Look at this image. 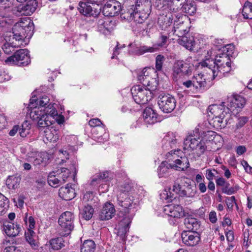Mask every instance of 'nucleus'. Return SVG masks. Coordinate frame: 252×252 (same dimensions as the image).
Wrapping results in <instances>:
<instances>
[{
    "instance_id": "f257e3e1",
    "label": "nucleus",
    "mask_w": 252,
    "mask_h": 252,
    "mask_svg": "<svg viewBox=\"0 0 252 252\" xmlns=\"http://www.w3.org/2000/svg\"><path fill=\"white\" fill-rule=\"evenodd\" d=\"M33 24L29 19L21 20L16 23L12 29L8 42H6L2 47L5 54H9L15 48L26 46L33 35Z\"/></svg>"
},
{
    "instance_id": "f03ea898",
    "label": "nucleus",
    "mask_w": 252,
    "mask_h": 252,
    "mask_svg": "<svg viewBox=\"0 0 252 252\" xmlns=\"http://www.w3.org/2000/svg\"><path fill=\"white\" fill-rule=\"evenodd\" d=\"M180 150H171L166 155V160L162 161L158 168L159 178H167L170 174L171 170L185 171L189 167V163L186 157L180 156Z\"/></svg>"
},
{
    "instance_id": "7ed1b4c3",
    "label": "nucleus",
    "mask_w": 252,
    "mask_h": 252,
    "mask_svg": "<svg viewBox=\"0 0 252 252\" xmlns=\"http://www.w3.org/2000/svg\"><path fill=\"white\" fill-rule=\"evenodd\" d=\"M199 66L212 74L213 79L221 78L231 70L230 57L222 53L217 56L215 60L208 59L199 63Z\"/></svg>"
},
{
    "instance_id": "20e7f679",
    "label": "nucleus",
    "mask_w": 252,
    "mask_h": 252,
    "mask_svg": "<svg viewBox=\"0 0 252 252\" xmlns=\"http://www.w3.org/2000/svg\"><path fill=\"white\" fill-rule=\"evenodd\" d=\"M151 6L149 0H137L136 5H131L126 13L127 14L126 19L133 20L137 23H142L148 17ZM123 17L126 18L125 16Z\"/></svg>"
},
{
    "instance_id": "39448f33",
    "label": "nucleus",
    "mask_w": 252,
    "mask_h": 252,
    "mask_svg": "<svg viewBox=\"0 0 252 252\" xmlns=\"http://www.w3.org/2000/svg\"><path fill=\"white\" fill-rule=\"evenodd\" d=\"M117 204L123 208V217L133 219L137 210L139 199L136 194H118Z\"/></svg>"
},
{
    "instance_id": "423d86ee",
    "label": "nucleus",
    "mask_w": 252,
    "mask_h": 252,
    "mask_svg": "<svg viewBox=\"0 0 252 252\" xmlns=\"http://www.w3.org/2000/svg\"><path fill=\"white\" fill-rule=\"evenodd\" d=\"M157 88L156 85H151L150 87H142L136 85L131 89V92L134 101L139 104H146L153 97L154 93Z\"/></svg>"
},
{
    "instance_id": "0eeeda50",
    "label": "nucleus",
    "mask_w": 252,
    "mask_h": 252,
    "mask_svg": "<svg viewBox=\"0 0 252 252\" xmlns=\"http://www.w3.org/2000/svg\"><path fill=\"white\" fill-rule=\"evenodd\" d=\"M189 58L186 61L177 60L173 66L172 76L174 80L191 75L193 70V65L189 63Z\"/></svg>"
},
{
    "instance_id": "6e6552de",
    "label": "nucleus",
    "mask_w": 252,
    "mask_h": 252,
    "mask_svg": "<svg viewBox=\"0 0 252 252\" xmlns=\"http://www.w3.org/2000/svg\"><path fill=\"white\" fill-rule=\"evenodd\" d=\"M184 145L195 150L196 155L200 157L207 150H210L208 145L204 143L199 137L194 133V135L188 136L184 141Z\"/></svg>"
},
{
    "instance_id": "1a4fd4ad",
    "label": "nucleus",
    "mask_w": 252,
    "mask_h": 252,
    "mask_svg": "<svg viewBox=\"0 0 252 252\" xmlns=\"http://www.w3.org/2000/svg\"><path fill=\"white\" fill-rule=\"evenodd\" d=\"M5 62L9 65H27L31 62L29 51L26 49H20L13 55L7 58Z\"/></svg>"
},
{
    "instance_id": "9d476101",
    "label": "nucleus",
    "mask_w": 252,
    "mask_h": 252,
    "mask_svg": "<svg viewBox=\"0 0 252 252\" xmlns=\"http://www.w3.org/2000/svg\"><path fill=\"white\" fill-rule=\"evenodd\" d=\"M245 103V98L238 95H231L228 97L226 101L224 102L227 112L235 116L241 111Z\"/></svg>"
},
{
    "instance_id": "9b49d317",
    "label": "nucleus",
    "mask_w": 252,
    "mask_h": 252,
    "mask_svg": "<svg viewBox=\"0 0 252 252\" xmlns=\"http://www.w3.org/2000/svg\"><path fill=\"white\" fill-rule=\"evenodd\" d=\"M74 216L69 211H66L60 216L59 224L64 231L62 235L63 236L69 235L74 228Z\"/></svg>"
},
{
    "instance_id": "f8f14e48",
    "label": "nucleus",
    "mask_w": 252,
    "mask_h": 252,
    "mask_svg": "<svg viewBox=\"0 0 252 252\" xmlns=\"http://www.w3.org/2000/svg\"><path fill=\"white\" fill-rule=\"evenodd\" d=\"M159 108L164 113L171 112L175 108V99L169 94H160L158 98Z\"/></svg>"
},
{
    "instance_id": "ddd939ff",
    "label": "nucleus",
    "mask_w": 252,
    "mask_h": 252,
    "mask_svg": "<svg viewBox=\"0 0 252 252\" xmlns=\"http://www.w3.org/2000/svg\"><path fill=\"white\" fill-rule=\"evenodd\" d=\"M183 184L184 183L182 182L176 181L173 186L172 191L180 196L193 197L196 193L195 189H192L191 185L185 186Z\"/></svg>"
},
{
    "instance_id": "4468645a",
    "label": "nucleus",
    "mask_w": 252,
    "mask_h": 252,
    "mask_svg": "<svg viewBox=\"0 0 252 252\" xmlns=\"http://www.w3.org/2000/svg\"><path fill=\"white\" fill-rule=\"evenodd\" d=\"M161 42L154 44L152 46H142L138 48L136 51H133L129 50L130 54H135L137 55H142L146 53H154L157 51L159 47L163 46L166 43L168 37L166 35H161L160 36Z\"/></svg>"
},
{
    "instance_id": "2eb2a0df",
    "label": "nucleus",
    "mask_w": 252,
    "mask_h": 252,
    "mask_svg": "<svg viewBox=\"0 0 252 252\" xmlns=\"http://www.w3.org/2000/svg\"><path fill=\"white\" fill-rule=\"evenodd\" d=\"M37 5L36 0H30L26 4H19L14 11L17 15H31L35 11Z\"/></svg>"
},
{
    "instance_id": "dca6fc26",
    "label": "nucleus",
    "mask_w": 252,
    "mask_h": 252,
    "mask_svg": "<svg viewBox=\"0 0 252 252\" xmlns=\"http://www.w3.org/2000/svg\"><path fill=\"white\" fill-rule=\"evenodd\" d=\"M122 9L121 3L115 0H109L103 7L102 13L106 17H113L118 15Z\"/></svg>"
},
{
    "instance_id": "f3484780",
    "label": "nucleus",
    "mask_w": 252,
    "mask_h": 252,
    "mask_svg": "<svg viewBox=\"0 0 252 252\" xmlns=\"http://www.w3.org/2000/svg\"><path fill=\"white\" fill-rule=\"evenodd\" d=\"M108 176L109 172L108 171L96 174L92 177L91 185L95 187L98 184H100L98 187V190L102 192L107 191L108 190V185L106 184H103V182L108 181L107 178Z\"/></svg>"
},
{
    "instance_id": "a211bd4d",
    "label": "nucleus",
    "mask_w": 252,
    "mask_h": 252,
    "mask_svg": "<svg viewBox=\"0 0 252 252\" xmlns=\"http://www.w3.org/2000/svg\"><path fill=\"white\" fill-rule=\"evenodd\" d=\"M183 242L186 245L193 247L197 245L200 240V236L196 232L184 231L182 233Z\"/></svg>"
},
{
    "instance_id": "6ab92c4d",
    "label": "nucleus",
    "mask_w": 252,
    "mask_h": 252,
    "mask_svg": "<svg viewBox=\"0 0 252 252\" xmlns=\"http://www.w3.org/2000/svg\"><path fill=\"white\" fill-rule=\"evenodd\" d=\"M163 211L165 214L175 218H180L184 216L182 207L179 205L169 204L164 206Z\"/></svg>"
},
{
    "instance_id": "aec40b11",
    "label": "nucleus",
    "mask_w": 252,
    "mask_h": 252,
    "mask_svg": "<svg viewBox=\"0 0 252 252\" xmlns=\"http://www.w3.org/2000/svg\"><path fill=\"white\" fill-rule=\"evenodd\" d=\"M35 100L36 99L34 97H32L30 99L28 108L30 111V115L31 118L33 121H36L41 117H45L46 115H45L44 109L35 106V104L33 102V101H36Z\"/></svg>"
},
{
    "instance_id": "412c9836",
    "label": "nucleus",
    "mask_w": 252,
    "mask_h": 252,
    "mask_svg": "<svg viewBox=\"0 0 252 252\" xmlns=\"http://www.w3.org/2000/svg\"><path fill=\"white\" fill-rule=\"evenodd\" d=\"M132 219L123 217L118 226L117 233L118 236L120 237L122 241H125L126 234L129 230V225Z\"/></svg>"
},
{
    "instance_id": "4be33fe9",
    "label": "nucleus",
    "mask_w": 252,
    "mask_h": 252,
    "mask_svg": "<svg viewBox=\"0 0 252 252\" xmlns=\"http://www.w3.org/2000/svg\"><path fill=\"white\" fill-rule=\"evenodd\" d=\"M208 115L209 117L220 116L221 115H225L229 114L226 110V107L224 102L221 104H213L210 105L208 108Z\"/></svg>"
},
{
    "instance_id": "5701e85b",
    "label": "nucleus",
    "mask_w": 252,
    "mask_h": 252,
    "mask_svg": "<svg viewBox=\"0 0 252 252\" xmlns=\"http://www.w3.org/2000/svg\"><path fill=\"white\" fill-rule=\"evenodd\" d=\"M115 212L113 204L110 202H106L100 212L99 218L102 220H108L115 215Z\"/></svg>"
},
{
    "instance_id": "b1692460",
    "label": "nucleus",
    "mask_w": 252,
    "mask_h": 252,
    "mask_svg": "<svg viewBox=\"0 0 252 252\" xmlns=\"http://www.w3.org/2000/svg\"><path fill=\"white\" fill-rule=\"evenodd\" d=\"M137 78L138 80L142 84L143 87H150L153 85L157 86L158 84L156 80L149 76L146 68H144L138 74Z\"/></svg>"
},
{
    "instance_id": "393cba45",
    "label": "nucleus",
    "mask_w": 252,
    "mask_h": 252,
    "mask_svg": "<svg viewBox=\"0 0 252 252\" xmlns=\"http://www.w3.org/2000/svg\"><path fill=\"white\" fill-rule=\"evenodd\" d=\"M25 236L27 241L33 249L37 250L36 252H42V247H40L39 249H38L39 246V243L36 240L35 233L32 230L28 229V231L25 232Z\"/></svg>"
},
{
    "instance_id": "a878e982",
    "label": "nucleus",
    "mask_w": 252,
    "mask_h": 252,
    "mask_svg": "<svg viewBox=\"0 0 252 252\" xmlns=\"http://www.w3.org/2000/svg\"><path fill=\"white\" fill-rule=\"evenodd\" d=\"M176 135L173 132H168L162 140V147L164 149L169 150L176 147L178 139Z\"/></svg>"
},
{
    "instance_id": "bb28decb",
    "label": "nucleus",
    "mask_w": 252,
    "mask_h": 252,
    "mask_svg": "<svg viewBox=\"0 0 252 252\" xmlns=\"http://www.w3.org/2000/svg\"><path fill=\"white\" fill-rule=\"evenodd\" d=\"M157 114L150 107L144 109L143 117L145 123L147 124L152 125L158 121Z\"/></svg>"
},
{
    "instance_id": "cd10ccee",
    "label": "nucleus",
    "mask_w": 252,
    "mask_h": 252,
    "mask_svg": "<svg viewBox=\"0 0 252 252\" xmlns=\"http://www.w3.org/2000/svg\"><path fill=\"white\" fill-rule=\"evenodd\" d=\"M59 195L65 200H70L75 196V192L74 189L67 184L66 187H62L59 189Z\"/></svg>"
},
{
    "instance_id": "c85d7f7f",
    "label": "nucleus",
    "mask_w": 252,
    "mask_h": 252,
    "mask_svg": "<svg viewBox=\"0 0 252 252\" xmlns=\"http://www.w3.org/2000/svg\"><path fill=\"white\" fill-rule=\"evenodd\" d=\"M78 10L82 14L86 16H95L99 13V11L96 9H93L91 6L88 5L86 2L80 1L79 3Z\"/></svg>"
},
{
    "instance_id": "c756f323",
    "label": "nucleus",
    "mask_w": 252,
    "mask_h": 252,
    "mask_svg": "<svg viewBox=\"0 0 252 252\" xmlns=\"http://www.w3.org/2000/svg\"><path fill=\"white\" fill-rule=\"evenodd\" d=\"M174 25L172 30L173 34H175L179 37H182L183 36H185L184 35L189 31V29L187 24H185L184 22L174 23Z\"/></svg>"
},
{
    "instance_id": "7c9ffc66",
    "label": "nucleus",
    "mask_w": 252,
    "mask_h": 252,
    "mask_svg": "<svg viewBox=\"0 0 252 252\" xmlns=\"http://www.w3.org/2000/svg\"><path fill=\"white\" fill-rule=\"evenodd\" d=\"M61 176V180L63 184L65 183L67 178L69 177L71 172H73L74 175L76 174V165L75 162H73L69 168H62L60 170L56 171Z\"/></svg>"
},
{
    "instance_id": "2f4dec72",
    "label": "nucleus",
    "mask_w": 252,
    "mask_h": 252,
    "mask_svg": "<svg viewBox=\"0 0 252 252\" xmlns=\"http://www.w3.org/2000/svg\"><path fill=\"white\" fill-rule=\"evenodd\" d=\"M226 115L220 116L212 117L210 124L217 129H221L226 126L228 121L225 119Z\"/></svg>"
},
{
    "instance_id": "473e14b6",
    "label": "nucleus",
    "mask_w": 252,
    "mask_h": 252,
    "mask_svg": "<svg viewBox=\"0 0 252 252\" xmlns=\"http://www.w3.org/2000/svg\"><path fill=\"white\" fill-rule=\"evenodd\" d=\"M173 19V16L171 13L161 15L158 18V25L162 30H166L172 23Z\"/></svg>"
},
{
    "instance_id": "72a5a7b5",
    "label": "nucleus",
    "mask_w": 252,
    "mask_h": 252,
    "mask_svg": "<svg viewBox=\"0 0 252 252\" xmlns=\"http://www.w3.org/2000/svg\"><path fill=\"white\" fill-rule=\"evenodd\" d=\"M193 81L195 84V89L200 90L204 89L207 85L206 79L202 73H198L193 76Z\"/></svg>"
},
{
    "instance_id": "f704fd0d",
    "label": "nucleus",
    "mask_w": 252,
    "mask_h": 252,
    "mask_svg": "<svg viewBox=\"0 0 252 252\" xmlns=\"http://www.w3.org/2000/svg\"><path fill=\"white\" fill-rule=\"evenodd\" d=\"M4 230L9 237H15L20 232V227L19 225L12 223H8L4 225Z\"/></svg>"
},
{
    "instance_id": "c9c22d12",
    "label": "nucleus",
    "mask_w": 252,
    "mask_h": 252,
    "mask_svg": "<svg viewBox=\"0 0 252 252\" xmlns=\"http://www.w3.org/2000/svg\"><path fill=\"white\" fill-rule=\"evenodd\" d=\"M48 183L53 187H57L63 184L60 174L55 171H53L49 174Z\"/></svg>"
},
{
    "instance_id": "e433bc0d",
    "label": "nucleus",
    "mask_w": 252,
    "mask_h": 252,
    "mask_svg": "<svg viewBox=\"0 0 252 252\" xmlns=\"http://www.w3.org/2000/svg\"><path fill=\"white\" fill-rule=\"evenodd\" d=\"M50 157L51 155L46 152L37 153L34 158L33 163L35 165H40L41 163L46 164Z\"/></svg>"
},
{
    "instance_id": "4c0bfd02",
    "label": "nucleus",
    "mask_w": 252,
    "mask_h": 252,
    "mask_svg": "<svg viewBox=\"0 0 252 252\" xmlns=\"http://www.w3.org/2000/svg\"><path fill=\"white\" fill-rule=\"evenodd\" d=\"M184 224L189 229L188 231L195 232L200 227V224L196 219L187 218L184 220Z\"/></svg>"
},
{
    "instance_id": "58836bf2",
    "label": "nucleus",
    "mask_w": 252,
    "mask_h": 252,
    "mask_svg": "<svg viewBox=\"0 0 252 252\" xmlns=\"http://www.w3.org/2000/svg\"><path fill=\"white\" fill-rule=\"evenodd\" d=\"M44 132L45 138L47 141L55 142L59 139L58 131L53 127L46 128Z\"/></svg>"
},
{
    "instance_id": "ea45409f",
    "label": "nucleus",
    "mask_w": 252,
    "mask_h": 252,
    "mask_svg": "<svg viewBox=\"0 0 252 252\" xmlns=\"http://www.w3.org/2000/svg\"><path fill=\"white\" fill-rule=\"evenodd\" d=\"M179 43L184 46L187 49L191 50L194 47L195 41L193 36L188 37L183 36L179 40Z\"/></svg>"
},
{
    "instance_id": "a19ab883",
    "label": "nucleus",
    "mask_w": 252,
    "mask_h": 252,
    "mask_svg": "<svg viewBox=\"0 0 252 252\" xmlns=\"http://www.w3.org/2000/svg\"><path fill=\"white\" fill-rule=\"evenodd\" d=\"M216 136V133L213 131H203L202 133L199 134V138L205 143L207 145L209 146Z\"/></svg>"
},
{
    "instance_id": "79ce46f5",
    "label": "nucleus",
    "mask_w": 252,
    "mask_h": 252,
    "mask_svg": "<svg viewBox=\"0 0 252 252\" xmlns=\"http://www.w3.org/2000/svg\"><path fill=\"white\" fill-rule=\"evenodd\" d=\"M89 125L92 127H95L94 132L95 131H101L103 132L105 131V126L102 124L101 121L98 119H92L89 122Z\"/></svg>"
},
{
    "instance_id": "37998d69",
    "label": "nucleus",
    "mask_w": 252,
    "mask_h": 252,
    "mask_svg": "<svg viewBox=\"0 0 252 252\" xmlns=\"http://www.w3.org/2000/svg\"><path fill=\"white\" fill-rule=\"evenodd\" d=\"M80 215L86 220H90L94 214V209L90 205L85 206L80 211Z\"/></svg>"
},
{
    "instance_id": "c03bdc74",
    "label": "nucleus",
    "mask_w": 252,
    "mask_h": 252,
    "mask_svg": "<svg viewBox=\"0 0 252 252\" xmlns=\"http://www.w3.org/2000/svg\"><path fill=\"white\" fill-rule=\"evenodd\" d=\"M95 244L93 240H87L84 241L81 248V252H94Z\"/></svg>"
},
{
    "instance_id": "a18cd8bd",
    "label": "nucleus",
    "mask_w": 252,
    "mask_h": 252,
    "mask_svg": "<svg viewBox=\"0 0 252 252\" xmlns=\"http://www.w3.org/2000/svg\"><path fill=\"white\" fill-rule=\"evenodd\" d=\"M242 14L245 19H252V3L249 1H246L243 6Z\"/></svg>"
},
{
    "instance_id": "49530a36",
    "label": "nucleus",
    "mask_w": 252,
    "mask_h": 252,
    "mask_svg": "<svg viewBox=\"0 0 252 252\" xmlns=\"http://www.w3.org/2000/svg\"><path fill=\"white\" fill-rule=\"evenodd\" d=\"M31 125L26 121L21 126H19V134L22 137H26L30 133Z\"/></svg>"
},
{
    "instance_id": "de8ad7c7",
    "label": "nucleus",
    "mask_w": 252,
    "mask_h": 252,
    "mask_svg": "<svg viewBox=\"0 0 252 252\" xmlns=\"http://www.w3.org/2000/svg\"><path fill=\"white\" fill-rule=\"evenodd\" d=\"M64 241L62 237L51 239L49 243L51 248L53 250H58L64 246Z\"/></svg>"
},
{
    "instance_id": "09e8293b",
    "label": "nucleus",
    "mask_w": 252,
    "mask_h": 252,
    "mask_svg": "<svg viewBox=\"0 0 252 252\" xmlns=\"http://www.w3.org/2000/svg\"><path fill=\"white\" fill-rule=\"evenodd\" d=\"M20 181L18 177L9 176L6 180V184L9 189H15L18 186Z\"/></svg>"
},
{
    "instance_id": "8fccbe9b",
    "label": "nucleus",
    "mask_w": 252,
    "mask_h": 252,
    "mask_svg": "<svg viewBox=\"0 0 252 252\" xmlns=\"http://www.w3.org/2000/svg\"><path fill=\"white\" fill-rule=\"evenodd\" d=\"M170 189H166L160 192L159 196L161 199L166 201L167 202L171 201L176 198L171 191Z\"/></svg>"
},
{
    "instance_id": "3c124183",
    "label": "nucleus",
    "mask_w": 252,
    "mask_h": 252,
    "mask_svg": "<svg viewBox=\"0 0 252 252\" xmlns=\"http://www.w3.org/2000/svg\"><path fill=\"white\" fill-rule=\"evenodd\" d=\"M8 200L0 193V215L5 213L8 208Z\"/></svg>"
},
{
    "instance_id": "603ef678",
    "label": "nucleus",
    "mask_w": 252,
    "mask_h": 252,
    "mask_svg": "<svg viewBox=\"0 0 252 252\" xmlns=\"http://www.w3.org/2000/svg\"><path fill=\"white\" fill-rule=\"evenodd\" d=\"M32 97H34L36 99V101H33L34 104H35V106H37V107H42V109L46 107V105L49 102V98L46 95H44L39 99H36L35 96H32Z\"/></svg>"
},
{
    "instance_id": "864d4df0",
    "label": "nucleus",
    "mask_w": 252,
    "mask_h": 252,
    "mask_svg": "<svg viewBox=\"0 0 252 252\" xmlns=\"http://www.w3.org/2000/svg\"><path fill=\"white\" fill-rule=\"evenodd\" d=\"M38 126L39 128H50L49 126L52 125V122L49 120L48 116L47 115L44 118H41L37 121Z\"/></svg>"
},
{
    "instance_id": "5fc2aeb1",
    "label": "nucleus",
    "mask_w": 252,
    "mask_h": 252,
    "mask_svg": "<svg viewBox=\"0 0 252 252\" xmlns=\"http://www.w3.org/2000/svg\"><path fill=\"white\" fill-rule=\"evenodd\" d=\"M220 50L222 53L228 55V57H232L234 54V45L232 44H227L221 47Z\"/></svg>"
},
{
    "instance_id": "6e6d98bb",
    "label": "nucleus",
    "mask_w": 252,
    "mask_h": 252,
    "mask_svg": "<svg viewBox=\"0 0 252 252\" xmlns=\"http://www.w3.org/2000/svg\"><path fill=\"white\" fill-rule=\"evenodd\" d=\"M44 111L45 115H47L48 117L49 116L54 117L57 115V111L52 104H49L47 107L44 108Z\"/></svg>"
},
{
    "instance_id": "4d7b16f0",
    "label": "nucleus",
    "mask_w": 252,
    "mask_h": 252,
    "mask_svg": "<svg viewBox=\"0 0 252 252\" xmlns=\"http://www.w3.org/2000/svg\"><path fill=\"white\" fill-rule=\"evenodd\" d=\"M10 243L9 240H4L2 243L1 247L4 249L3 252H14L16 248L13 246H10Z\"/></svg>"
},
{
    "instance_id": "13d9d810",
    "label": "nucleus",
    "mask_w": 252,
    "mask_h": 252,
    "mask_svg": "<svg viewBox=\"0 0 252 252\" xmlns=\"http://www.w3.org/2000/svg\"><path fill=\"white\" fill-rule=\"evenodd\" d=\"M165 60V58L161 55H158L156 59V68L158 71H160L162 68V64Z\"/></svg>"
},
{
    "instance_id": "bf43d9fd",
    "label": "nucleus",
    "mask_w": 252,
    "mask_h": 252,
    "mask_svg": "<svg viewBox=\"0 0 252 252\" xmlns=\"http://www.w3.org/2000/svg\"><path fill=\"white\" fill-rule=\"evenodd\" d=\"M105 25L106 30V34L109 33L115 28V22L110 20L108 18H105Z\"/></svg>"
},
{
    "instance_id": "052dcab7",
    "label": "nucleus",
    "mask_w": 252,
    "mask_h": 252,
    "mask_svg": "<svg viewBox=\"0 0 252 252\" xmlns=\"http://www.w3.org/2000/svg\"><path fill=\"white\" fill-rule=\"evenodd\" d=\"M131 190L130 186L128 184H124L121 185L119 188V192L118 194H133L132 192L130 193Z\"/></svg>"
},
{
    "instance_id": "680f3d73",
    "label": "nucleus",
    "mask_w": 252,
    "mask_h": 252,
    "mask_svg": "<svg viewBox=\"0 0 252 252\" xmlns=\"http://www.w3.org/2000/svg\"><path fill=\"white\" fill-rule=\"evenodd\" d=\"M97 28L98 32L106 34L105 18L98 20L97 22Z\"/></svg>"
},
{
    "instance_id": "e2e57ef3",
    "label": "nucleus",
    "mask_w": 252,
    "mask_h": 252,
    "mask_svg": "<svg viewBox=\"0 0 252 252\" xmlns=\"http://www.w3.org/2000/svg\"><path fill=\"white\" fill-rule=\"evenodd\" d=\"M183 9L186 13L190 15L193 14L196 11L195 6L191 3L184 5Z\"/></svg>"
},
{
    "instance_id": "0e129e2a",
    "label": "nucleus",
    "mask_w": 252,
    "mask_h": 252,
    "mask_svg": "<svg viewBox=\"0 0 252 252\" xmlns=\"http://www.w3.org/2000/svg\"><path fill=\"white\" fill-rule=\"evenodd\" d=\"M225 202L228 208L232 209L233 207L234 204H236L235 196H232L230 197H227L225 200Z\"/></svg>"
},
{
    "instance_id": "69168bd1",
    "label": "nucleus",
    "mask_w": 252,
    "mask_h": 252,
    "mask_svg": "<svg viewBox=\"0 0 252 252\" xmlns=\"http://www.w3.org/2000/svg\"><path fill=\"white\" fill-rule=\"evenodd\" d=\"M94 197V194L93 191H87L84 194L83 200L85 202L92 201Z\"/></svg>"
},
{
    "instance_id": "338daca9",
    "label": "nucleus",
    "mask_w": 252,
    "mask_h": 252,
    "mask_svg": "<svg viewBox=\"0 0 252 252\" xmlns=\"http://www.w3.org/2000/svg\"><path fill=\"white\" fill-rule=\"evenodd\" d=\"M13 201L18 208H22L24 203V197L23 196H18L17 198H14Z\"/></svg>"
},
{
    "instance_id": "774afa93",
    "label": "nucleus",
    "mask_w": 252,
    "mask_h": 252,
    "mask_svg": "<svg viewBox=\"0 0 252 252\" xmlns=\"http://www.w3.org/2000/svg\"><path fill=\"white\" fill-rule=\"evenodd\" d=\"M248 122V118L246 117H242L238 118V122L236 124V126L237 128H239L243 126L245 124Z\"/></svg>"
}]
</instances>
